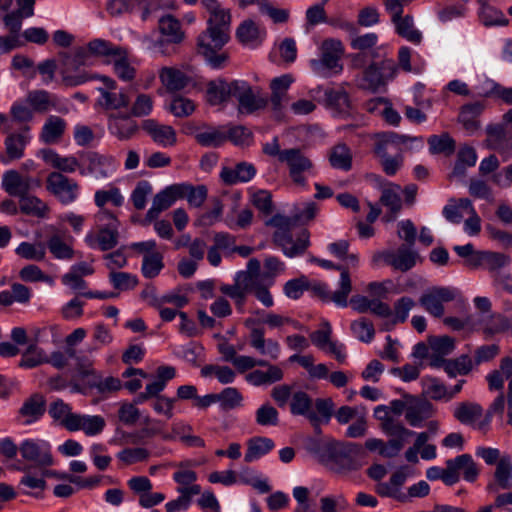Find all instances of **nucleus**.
<instances>
[{
  "mask_svg": "<svg viewBox=\"0 0 512 512\" xmlns=\"http://www.w3.org/2000/svg\"><path fill=\"white\" fill-rule=\"evenodd\" d=\"M120 223L108 210H100L95 215V228L87 232L84 242L91 249L108 251L115 248L119 240Z\"/></svg>",
  "mask_w": 512,
  "mask_h": 512,
  "instance_id": "obj_4",
  "label": "nucleus"
},
{
  "mask_svg": "<svg viewBox=\"0 0 512 512\" xmlns=\"http://www.w3.org/2000/svg\"><path fill=\"white\" fill-rule=\"evenodd\" d=\"M233 280V284L221 285L220 291L222 294L232 299L237 310L243 313L246 297L250 291L251 285L245 281V275L241 273H235Z\"/></svg>",
  "mask_w": 512,
  "mask_h": 512,
  "instance_id": "obj_31",
  "label": "nucleus"
},
{
  "mask_svg": "<svg viewBox=\"0 0 512 512\" xmlns=\"http://www.w3.org/2000/svg\"><path fill=\"white\" fill-rule=\"evenodd\" d=\"M93 57L88 45L76 48L73 56H66L64 67L60 71L64 83L69 86H77L87 82L90 78L86 75L73 74L72 71L77 70L80 66L90 65Z\"/></svg>",
  "mask_w": 512,
  "mask_h": 512,
  "instance_id": "obj_15",
  "label": "nucleus"
},
{
  "mask_svg": "<svg viewBox=\"0 0 512 512\" xmlns=\"http://www.w3.org/2000/svg\"><path fill=\"white\" fill-rule=\"evenodd\" d=\"M428 342L431 350L430 364L433 367H440L445 362L444 357L453 352L454 339L449 336L430 337Z\"/></svg>",
  "mask_w": 512,
  "mask_h": 512,
  "instance_id": "obj_41",
  "label": "nucleus"
},
{
  "mask_svg": "<svg viewBox=\"0 0 512 512\" xmlns=\"http://www.w3.org/2000/svg\"><path fill=\"white\" fill-rule=\"evenodd\" d=\"M48 361L49 356L44 349L37 346L36 343H31L22 353L19 366L25 369H32L41 364L48 363Z\"/></svg>",
  "mask_w": 512,
  "mask_h": 512,
  "instance_id": "obj_55",
  "label": "nucleus"
},
{
  "mask_svg": "<svg viewBox=\"0 0 512 512\" xmlns=\"http://www.w3.org/2000/svg\"><path fill=\"white\" fill-rule=\"evenodd\" d=\"M208 197V189L205 185L194 186V226L210 227L222 218L224 205L220 197L213 196L203 206Z\"/></svg>",
  "mask_w": 512,
  "mask_h": 512,
  "instance_id": "obj_7",
  "label": "nucleus"
},
{
  "mask_svg": "<svg viewBox=\"0 0 512 512\" xmlns=\"http://www.w3.org/2000/svg\"><path fill=\"white\" fill-rule=\"evenodd\" d=\"M73 237L54 234L47 240V248L57 260H72L74 257Z\"/></svg>",
  "mask_w": 512,
  "mask_h": 512,
  "instance_id": "obj_44",
  "label": "nucleus"
},
{
  "mask_svg": "<svg viewBox=\"0 0 512 512\" xmlns=\"http://www.w3.org/2000/svg\"><path fill=\"white\" fill-rule=\"evenodd\" d=\"M414 144L423 146V138L399 135L395 132L376 135L374 153L386 175L394 176L399 171L403 165V151L412 148Z\"/></svg>",
  "mask_w": 512,
  "mask_h": 512,
  "instance_id": "obj_2",
  "label": "nucleus"
},
{
  "mask_svg": "<svg viewBox=\"0 0 512 512\" xmlns=\"http://www.w3.org/2000/svg\"><path fill=\"white\" fill-rule=\"evenodd\" d=\"M400 190L401 187L399 185L392 183H388L382 189L380 201L392 214L398 213L401 209Z\"/></svg>",
  "mask_w": 512,
  "mask_h": 512,
  "instance_id": "obj_62",
  "label": "nucleus"
},
{
  "mask_svg": "<svg viewBox=\"0 0 512 512\" xmlns=\"http://www.w3.org/2000/svg\"><path fill=\"white\" fill-rule=\"evenodd\" d=\"M293 82L294 79L290 74H284L279 77H275L271 80L270 103L272 106V110L276 115L281 114L285 105L287 104L288 90Z\"/></svg>",
  "mask_w": 512,
  "mask_h": 512,
  "instance_id": "obj_25",
  "label": "nucleus"
},
{
  "mask_svg": "<svg viewBox=\"0 0 512 512\" xmlns=\"http://www.w3.org/2000/svg\"><path fill=\"white\" fill-rule=\"evenodd\" d=\"M387 442L379 438H368L365 441V449L370 452H378L384 458H394L403 449L409 437L399 436H388Z\"/></svg>",
  "mask_w": 512,
  "mask_h": 512,
  "instance_id": "obj_22",
  "label": "nucleus"
},
{
  "mask_svg": "<svg viewBox=\"0 0 512 512\" xmlns=\"http://www.w3.org/2000/svg\"><path fill=\"white\" fill-rule=\"evenodd\" d=\"M158 29L162 36V40L158 42L161 46L163 42L178 44L184 39V31L181 23L172 15H164L158 21Z\"/></svg>",
  "mask_w": 512,
  "mask_h": 512,
  "instance_id": "obj_36",
  "label": "nucleus"
},
{
  "mask_svg": "<svg viewBox=\"0 0 512 512\" xmlns=\"http://www.w3.org/2000/svg\"><path fill=\"white\" fill-rule=\"evenodd\" d=\"M273 240L281 248L283 254L289 258L302 255L310 244L307 230H302L296 239H294L290 230H276L273 234Z\"/></svg>",
  "mask_w": 512,
  "mask_h": 512,
  "instance_id": "obj_20",
  "label": "nucleus"
},
{
  "mask_svg": "<svg viewBox=\"0 0 512 512\" xmlns=\"http://www.w3.org/2000/svg\"><path fill=\"white\" fill-rule=\"evenodd\" d=\"M235 34L242 45L256 48L265 39L266 30L252 19H246L239 24Z\"/></svg>",
  "mask_w": 512,
  "mask_h": 512,
  "instance_id": "obj_28",
  "label": "nucleus"
},
{
  "mask_svg": "<svg viewBox=\"0 0 512 512\" xmlns=\"http://www.w3.org/2000/svg\"><path fill=\"white\" fill-rule=\"evenodd\" d=\"M495 486L490 485V489H510L512 488V459L509 455H504L500 458L496 465L494 473Z\"/></svg>",
  "mask_w": 512,
  "mask_h": 512,
  "instance_id": "obj_50",
  "label": "nucleus"
},
{
  "mask_svg": "<svg viewBox=\"0 0 512 512\" xmlns=\"http://www.w3.org/2000/svg\"><path fill=\"white\" fill-rule=\"evenodd\" d=\"M22 462L18 466H29L34 471H46L55 464L51 443L42 438H25L19 443Z\"/></svg>",
  "mask_w": 512,
  "mask_h": 512,
  "instance_id": "obj_6",
  "label": "nucleus"
},
{
  "mask_svg": "<svg viewBox=\"0 0 512 512\" xmlns=\"http://www.w3.org/2000/svg\"><path fill=\"white\" fill-rule=\"evenodd\" d=\"M105 420L100 415H84L75 413L70 416L67 423L69 431L82 430L88 436H94L103 431Z\"/></svg>",
  "mask_w": 512,
  "mask_h": 512,
  "instance_id": "obj_26",
  "label": "nucleus"
},
{
  "mask_svg": "<svg viewBox=\"0 0 512 512\" xmlns=\"http://www.w3.org/2000/svg\"><path fill=\"white\" fill-rule=\"evenodd\" d=\"M231 97L238 102L240 113L252 114L264 109L268 98L260 87H252L247 81L236 79L230 82Z\"/></svg>",
  "mask_w": 512,
  "mask_h": 512,
  "instance_id": "obj_8",
  "label": "nucleus"
},
{
  "mask_svg": "<svg viewBox=\"0 0 512 512\" xmlns=\"http://www.w3.org/2000/svg\"><path fill=\"white\" fill-rule=\"evenodd\" d=\"M229 41L230 35L205 29L197 38V52L211 69H224L230 61V53L224 49Z\"/></svg>",
  "mask_w": 512,
  "mask_h": 512,
  "instance_id": "obj_3",
  "label": "nucleus"
},
{
  "mask_svg": "<svg viewBox=\"0 0 512 512\" xmlns=\"http://www.w3.org/2000/svg\"><path fill=\"white\" fill-rule=\"evenodd\" d=\"M159 78L169 91L183 89L189 80L181 70L172 67H163L159 72Z\"/></svg>",
  "mask_w": 512,
  "mask_h": 512,
  "instance_id": "obj_52",
  "label": "nucleus"
},
{
  "mask_svg": "<svg viewBox=\"0 0 512 512\" xmlns=\"http://www.w3.org/2000/svg\"><path fill=\"white\" fill-rule=\"evenodd\" d=\"M181 199H187L188 202H192L191 185L177 183L165 187L154 196L152 205L146 214L147 220L152 221L156 219L161 212L169 209Z\"/></svg>",
  "mask_w": 512,
  "mask_h": 512,
  "instance_id": "obj_10",
  "label": "nucleus"
},
{
  "mask_svg": "<svg viewBox=\"0 0 512 512\" xmlns=\"http://www.w3.org/2000/svg\"><path fill=\"white\" fill-rule=\"evenodd\" d=\"M457 294L455 288L434 286L422 293L419 304L431 316L441 318L445 313L444 304L453 301Z\"/></svg>",
  "mask_w": 512,
  "mask_h": 512,
  "instance_id": "obj_13",
  "label": "nucleus"
},
{
  "mask_svg": "<svg viewBox=\"0 0 512 512\" xmlns=\"http://www.w3.org/2000/svg\"><path fill=\"white\" fill-rule=\"evenodd\" d=\"M484 109L482 102L466 104L461 108L458 119L467 133L474 134L480 128L479 117Z\"/></svg>",
  "mask_w": 512,
  "mask_h": 512,
  "instance_id": "obj_45",
  "label": "nucleus"
},
{
  "mask_svg": "<svg viewBox=\"0 0 512 512\" xmlns=\"http://www.w3.org/2000/svg\"><path fill=\"white\" fill-rule=\"evenodd\" d=\"M41 153L43 160L57 169V172L74 173L83 169V162H79L74 156H61L51 149H44Z\"/></svg>",
  "mask_w": 512,
  "mask_h": 512,
  "instance_id": "obj_42",
  "label": "nucleus"
},
{
  "mask_svg": "<svg viewBox=\"0 0 512 512\" xmlns=\"http://www.w3.org/2000/svg\"><path fill=\"white\" fill-rule=\"evenodd\" d=\"M15 469L24 472V475L20 479L19 485L27 489L24 491L25 494L36 496L45 490V477L48 474V470L43 472L34 471V468H29V466H16Z\"/></svg>",
  "mask_w": 512,
  "mask_h": 512,
  "instance_id": "obj_32",
  "label": "nucleus"
},
{
  "mask_svg": "<svg viewBox=\"0 0 512 512\" xmlns=\"http://www.w3.org/2000/svg\"><path fill=\"white\" fill-rule=\"evenodd\" d=\"M46 190L62 205L74 203L80 196L79 183L60 172H51L46 178Z\"/></svg>",
  "mask_w": 512,
  "mask_h": 512,
  "instance_id": "obj_12",
  "label": "nucleus"
},
{
  "mask_svg": "<svg viewBox=\"0 0 512 512\" xmlns=\"http://www.w3.org/2000/svg\"><path fill=\"white\" fill-rule=\"evenodd\" d=\"M431 405L424 400L408 396L405 419L412 427H421L431 417Z\"/></svg>",
  "mask_w": 512,
  "mask_h": 512,
  "instance_id": "obj_38",
  "label": "nucleus"
},
{
  "mask_svg": "<svg viewBox=\"0 0 512 512\" xmlns=\"http://www.w3.org/2000/svg\"><path fill=\"white\" fill-rule=\"evenodd\" d=\"M350 244L347 240L341 239L330 243L327 246L328 251L334 257L344 262L343 266L348 271L349 268L357 267L359 264V256L357 253H349Z\"/></svg>",
  "mask_w": 512,
  "mask_h": 512,
  "instance_id": "obj_51",
  "label": "nucleus"
},
{
  "mask_svg": "<svg viewBox=\"0 0 512 512\" xmlns=\"http://www.w3.org/2000/svg\"><path fill=\"white\" fill-rule=\"evenodd\" d=\"M27 102L33 108L34 113H46L52 109L58 112H67L58 105V98L46 90H32L25 96Z\"/></svg>",
  "mask_w": 512,
  "mask_h": 512,
  "instance_id": "obj_33",
  "label": "nucleus"
},
{
  "mask_svg": "<svg viewBox=\"0 0 512 512\" xmlns=\"http://www.w3.org/2000/svg\"><path fill=\"white\" fill-rule=\"evenodd\" d=\"M80 175H91L95 179H107L117 170L118 164L112 155L89 152L83 158Z\"/></svg>",
  "mask_w": 512,
  "mask_h": 512,
  "instance_id": "obj_16",
  "label": "nucleus"
},
{
  "mask_svg": "<svg viewBox=\"0 0 512 512\" xmlns=\"http://www.w3.org/2000/svg\"><path fill=\"white\" fill-rule=\"evenodd\" d=\"M312 399L303 391L295 392L291 397L290 411L293 415H301L307 417L315 428H318L320 418L316 412L312 410Z\"/></svg>",
  "mask_w": 512,
  "mask_h": 512,
  "instance_id": "obj_39",
  "label": "nucleus"
},
{
  "mask_svg": "<svg viewBox=\"0 0 512 512\" xmlns=\"http://www.w3.org/2000/svg\"><path fill=\"white\" fill-rule=\"evenodd\" d=\"M113 65L115 75L122 81H132L136 76L135 68L130 64L127 58V53L124 48L120 49L119 54H115L113 59L110 60Z\"/></svg>",
  "mask_w": 512,
  "mask_h": 512,
  "instance_id": "obj_54",
  "label": "nucleus"
},
{
  "mask_svg": "<svg viewBox=\"0 0 512 512\" xmlns=\"http://www.w3.org/2000/svg\"><path fill=\"white\" fill-rule=\"evenodd\" d=\"M309 290L320 296L324 301H332L336 306L344 308L348 305V296L352 291V282L349 272L342 269L338 288L331 292L328 284L320 281H310Z\"/></svg>",
  "mask_w": 512,
  "mask_h": 512,
  "instance_id": "obj_14",
  "label": "nucleus"
},
{
  "mask_svg": "<svg viewBox=\"0 0 512 512\" xmlns=\"http://www.w3.org/2000/svg\"><path fill=\"white\" fill-rule=\"evenodd\" d=\"M446 465L451 470L455 484L459 481L461 473L467 482H474L479 475L477 464L470 454H461L453 459H448Z\"/></svg>",
  "mask_w": 512,
  "mask_h": 512,
  "instance_id": "obj_24",
  "label": "nucleus"
},
{
  "mask_svg": "<svg viewBox=\"0 0 512 512\" xmlns=\"http://www.w3.org/2000/svg\"><path fill=\"white\" fill-rule=\"evenodd\" d=\"M194 138L205 147H217L227 140L226 131L212 126H194Z\"/></svg>",
  "mask_w": 512,
  "mask_h": 512,
  "instance_id": "obj_47",
  "label": "nucleus"
},
{
  "mask_svg": "<svg viewBox=\"0 0 512 512\" xmlns=\"http://www.w3.org/2000/svg\"><path fill=\"white\" fill-rule=\"evenodd\" d=\"M143 129L160 146L168 147L176 143V133L169 125H163L153 119H148L143 122Z\"/></svg>",
  "mask_w": 512,
  "mask_h": 512,
  "instance_id": "obj_37",
  "label": "nucleus"
},
{
  "mask_svg": "<svg viewBox=\"0 0 512 512\" xmlns=\"http://www.w3.org/2000/svg\"><path fill=\"white\" fill-rule=\"evenodd\" d=\"M509 319L502 314H491L483 320L482 331L487 337L505 332L510 328Z\"/></svg>",
  "mask_w": 512,
  "mask_h": 512,
  "instance_id": "obj_63",
  "label": "nucleus"
},
{
  "mask_svg": "<svg viewBox=\"0 0 512 512\" xmlns=\"http://www.w3.org/2000/svg\"><path fill=\"white\" fill-rule=\"evenodd\" d=\"M20 210L26 215L45 218L49 212L48 205L30 192L19 198Z\"/></svg>",
  "mask_w": 512,
  "mask_h": 512,
  "instance_id": "obj_53",
  "label": "nucleus"
},
{
  "mask_svg": "<svg viewBox=\"0 0 512 512\" xmlns=\"http://www.w3.org/2000/svg\"><path fill=\"white\" fill-rule=\"evenodd\" d=\"M330 165L335 169L348 171L352 167V153L346 144L335 145L329 155Z\"/></svg>",
  "mask_w": 512,
  "mask_h": 512,
  "instance_id": "obj_58",
  "label": "nucleus"
},
{
  "mask_svg": "<svg viewBox=\"0 0 512 512\" xmlns=\"http://www.w3.org/2000/svg\"><path fill=\"white\" fill-rule=\"evenodd\" d=\"M396 72L395 61L391 58H385L380 62L371 63L357 78V85L362 89L376 91L392 80Z\"/></svg>",
  "mask_w": 512,
  "mask_h": 512,
  "instance_id": "obj_9",
  "label": "nucleus"
},
{
  "mask_svg": "<svg viewBox=\"0 0 512 512\" xmlns=\"http://www.w3.org/2000/svg\"><path fill=\"white\" fill-rule=\"evenodd\" d=\"M345 48L343 43L334 38L323 40L318 47V57L309 60L312 72L320 78H330L343 70L341 59Z\"/></svg>",
  "mask_w": 512,
  "mask_h": 512,
  "instance_id": "obj_5",
  "label": "nucleus"
},
{
  "mask_svg": "<svg viewBox=\"0 0 512 512\" xmlns=\"http://www.w3.org/2000/svg\"><path fill=\"white\" fill-rule=\"evenodd\" d=\"M67 123L59 116L50 115L46 118L39 139L45 144L57 143L65 133Z\"/></svg>",
  "mask_w": 512,
  "mask_h": 512,
  "instance_id": "obj_43",
  "label": "nucleus"
},
{
  "mask_svg": "<svg viewBox=\"0 0 512 512\" xmlns=\"http://www.w3.org/2000/svg\"><path fill=\"white\" fill-rule=\"evenodd\" d=\"M46 401L41 394H33L27 398L19 409V417L24 425L38 421L45 413Z\"/></svg>",
  "mask_w": 512,
  "mask_h": 512,
  "instance_id": "obj_35",
  "label": "nucleus"
},
{
  "mask_svg": "<svg viewBox=\"0 0 512 512\" xmlns=\"http://www.w3.org/2000/svg\"><path fill=\"white\" fill-rule=\"evenodd\" d=\"M256 175V168L248 162H240L234 168L222 167L219 177L225 185L247 183Z\"/></svg>",
  "mask_w": 512,
  "mask_h": 512,
  "instance_id": "obj_30",
  "label": "nucleus"
},
{
  "mask_svg": "<svg viewBox=\"0 0 512 512\" xmlns=\"http://www.w3.org/2000/svg\"><path fill=\"white\" fill-rule=\"evenodd\" d=\"M259 366L265 367L266 370L256 369V370L249 372L245 376V380L249 384H251L255 387L266 386V385H271L276 382H279L283 379L284 373H283V370L279 366L270 364L267 361H266V365H259Z\"/></svg>",
  "mask_w": 512,
  "mask_h": 512,
  "instance_id": "obj_34",
  "label": "nucleus"
},
{
  "mask_svg": "<svg viewBox=\"0 0 512 512\" xmlns=\"http://www.w3.org/2000/svg\"><path fill=\"white\" fill-rule=\"evenodd\" d=\"M511 259L508 255L499 252L480 251L474 259V268H483L492 274L498 273L508 266Z\"/></svg>",
  "mask_w": 512,
  "mask_h": 512,
  "instance_id": "obj_40",
  "label": "nucleus"
},
{
  "mask_svg": "<svg viewBox=\"0 0 512 512\" xmlns=\"http://www.w3.org/2000/svg\"><path fill=\"white\" fill-rule=\"evenodd\" d=\"M41 181L37 177L21 175L17 170L10 169L3 173L1 179L2 189L13 197H22L27 193L40 188Z\"/></svg>",
  "mask_w": 512,
  "mask_h": 512,
  "instance_id": "obj_17",
  "label": "nucleus"
},
{
  "mask_svg": "<svg viewBox=\"0 0 512 512\" xmlns=\"http://www.w3.org/2000/svg\"><path fill=\"white\" fill-rule=\"evenodd\" d=\"M164 267L163 256L159 252H152L143 256L141 272L147 279L157 277Z\"/></svg>",
  "mask_w": 512,
  "mask_h": 512,
  "instance_id": "obj_61",
  "label": "nucleus"
},
{
  "mask_svg": "<svg viewBox=\"0 0 512 512\" xmlns=\"http://www.w3.org/2000/svg\"><path fill=\"white\" fill-rule=\"evenodd\" d=\"M486 134V147L499 153L503 161L510 159V149L506 137L505 125L489 124L486 126Z\"/></svg>",
  "mask_w": 512,
  "mask_h": 512,
  "instance_id": "obj_27",
  "label": "nucleus"
},
{
  "mask_svg": "<svg viewBox=\"0 0 512 512\" xmlns=\"http://www.w3.org/2000/svg\"><path fill=\"white\" fill-rule=\"evenodd\" d=\"M396 33L402 38L413 44H420L422 41V33L415 28L414 19L410 15L399 16L392 19Z\"/></svg>",
  "mask_w": 512,
  "mask_h": 512,
  "instance_id": "obj_49",
  "label": "nucleus"
},
{
  "mask_svg": "<svg viewBox=\"0 0 512 512\" xmlns=\"http://www.w3.org/2000/svg\"><path fill=\"white\" fill-rule=\"evenodd\" d=\"M417 253L406 246H401L396 252H392L390 265L400 271H408L416 265Z\"/></svg>",
  "mask_w": 512,
  "mask_h": 512,
  "instance_id": "obj_57",
  "label": "nucleus"
},
{
  "mask_svg": "<svg viewBox=\"0 0 512 512\" xmlns=\"http://www.w3.org/2000/svg\"><path fill=\"white\" fill-rule=\"evenodd\" d=\"M137 124L128 115H111L108 120L109 132L119 140L131 138L137 130Z\"/></svg>",
  "mask_w": 512,
  "mask_h": 512,
  "instance_id": "obj_46",
  "label": "nucleus"
},
{
  "mask_svg": "<svg viewBox=\"0 0 512 512\" xmlns=\"http://www.w3.org/2000/svg\"><path fill=\"white\" fill-rule=\"evenodd\" d=\"M239 481L243 484L250 485L259 493H268L271 491V486L267 477L262 476L260 473L250 467H243L239 472Z\"/></svg>",
  "mask_w": 512,
  "mask_h": 512,
  "instance_id": "obj_56",
  "label": "nucleus"
},
{
  "mask_svg": "<svg viewBox=\"0 0 512 512\" xmlns=\"http://www.w3.org/2000/svg\"><path fill=\"white\" fill-rule=\"evenodd\" d=\"M231 97L230 82L225 80L211 81L206 90V99L211 105H218Z\"/></svg>",
  "mask_w": 512,
  "mask_h": 512,
  "instance_id": "obj_59",
  "label": "nucleus"
},
{
  "mask_svg": "<svg viewBox=\"0 0 512 512\" xmlns=\"http://www.w3.org/2000/svg\"><path fill=\"white\" fill-rule=\"evenodd\" d=\"M104 87L98 88L100 93L97 99V105L105 110H118L128 107L130 100L123 91H116L117 83L108 76H100Z\"/></svg>",
  "mask_w": 512,
  "mask_h": 512,
  "instance_id": "obj_19",
  "label": "nucleus"
},
{
  "mask_svg": "<svg viewBox=\"0 0 512 512\" xmlns=\"http://www.w3.org/2000/svg\"><path fill=\"white\" fill-rule=\"evenodd\" d=\"M249 344L260 355L267 356L271 360H277L280 356V344L272 338H265V331L263 328H251L249 334Z\"/></svg>",
  "mask_w": 512,
  "mask_h": 512,
  "instance_id": "obj_23",
  "label": "nucleus"
},
{
  "mask_svg": "<svg viewBox=\"0 0 512 512\" xmlns=\"http://www.w3.org/2000/svg\"><path fill=\"white\" fill-rule=\"evenodd\" d=\"M311 450L322 463L337 472L356 471L367 463L365 449L353 442L316 444Z\"/></svg>",
  "mask_w": 512,
  "mask_h": 512,
  "instance_id": "obj_1",
  "label": "nucleus"
},
{
  "mask_svg": "<svg viewBox=\"0 0 512 512\" xmlns=\"http://www.w3.org/2000/svg\"><path fill=\"white\" fill-rule=\"evenodd\" d=\"M374 417L380 421V427L387 436L414 435V431L407 429L402 423L396 421L390 414L388 405H378L374 409Z\"/></svg>",
  "mask_w": 512,
  "mask_h": 512,
  "instance_id": "obj_29",
  "label": "nucleus"
},
{
  "mask_svg": "<svg viewBox=\"0 0 512 512\" xmlns=\"http://www.w3.org/2000/svg\"><path fill=\"white\" fill-rule=\"evenodd\" d=\"M201 4L209 15L206 29L230 35L232 21L230 9L222 7L217 0H201Z\"/></svg>",
  "mask_w": 512,
  "mask_h": 512,
  "instance_id": "obj_21",
  "label": "nucleus"
},
{
  "mask_svg": "<svg viewBox=\"0 0 512 512\" xmlns=\"http://www.w3.org/2000/svg\"><path fill=\"white\" fill-rule=\"evenodd\" d=\"M33 108L27 102L26 98H20L14 101L10 107V116L16 123L26 124L34 119Z\"/></svg>",
  "mask_w": 512,
  "mask_h": 512,
  "instance_id": "obj_64",
  "label": "nucleus"
},
{
  "mask_svg": "<svg viewBox=\"0 0 512 512\" xmlns=\"http://www.w3.org/2000/svg\"><path fill=\"white\" fill-rule=\"evenodd\" d=\"M281 163L286 164L293 183L306 187L308 176H314V164L311 159L298 148L284 149Z\"/></svg>",
  "mask_w": 512,
  "mask_h": 512,
  "instance_id": "obj_11",
  "label": "nucleus"
},
{
  "mask_svg": "<svg viewBox=\"0 0 512 512\" xmlns=\"http://www.w3.org/2000/svg\"><path fill=\"white\" fill-rule=\"evenodd\" d=\"M248 193L251 203L262 214L270 215L273 212L274 206L270 191L266 189H256L255 187H250L248 189Z\"/></svg>",
  "mask_w": 512,
  "mask_h": 512,
  "instance_id": "obj_60",
  "label": "nucleus"
},
{
  "mask_svg": "<svg viewBox=\"0 0 512 512\" xmlns=\"http://www.w3.org/2000/svg\"><path fill=\"white\" fill-rule=\"evenodd\" d=\"M32 135L29 126L11 132L5 138V154L0 156V161L8 165L13 161L23 158L26 146L31 142Z\"/></svg>",
  "mask_w": 512,
  "mask_h": 512,
  "instance_id": "obj_18",
  "label": "nucleus"
},
{
  "mask_svg": "<svg viewBox=\"0 0 512 512\" xmlns=\"http://www.w3.org/2000/svg\"><path fill=\"white\" fill-rule=\"evenodd\" d=\"M247 446L244 460L250 463L267 455L274 449L275 443L271 438L256 436L248 440Z\"/></svg>",
  "mask_w": 512,
  "mask_h": 512,
  "instance_id": "obj_48",
  "label": "nucleus"
}]
</instances>
